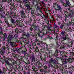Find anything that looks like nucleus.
<instances>
[{
    "label": "nucleus",
    "mask_w": 74,
    "mask_h": 74,
    "mask_svg": "<svg viewBox=\"0 0 74 74\" xmlns=\"http://www.w3.org/2000/svg\"><path fill=\"white\" fill-rule=\"evenodd\" d=\"M13 16H14V17H16V16H17V15H16V14L14 13V15H13Z\"/></svg>",
    "instance_id": "nucleus-48"
},
{
    "label": "nucleus",
    "mask_w": 74,
    "mask_h": 74,
    "mask_svg": "<svg viewBox=\"0 0 74 74\" xmlns=\"http://www.w3.org/2000/svg\"><path fill=\"white\" fill-rule=\"evenodd\" d=\"M34 49H38V47L37 46H34V47H33Z\"/></svg>",
    "instance_id": "nucleus-38"
},
{
    "label": "nucleus",
    "mask_w": 74,
    "mask_h": 74,
    "mask_svg": "<svg viewBox=\"0 0 74 74\" xmlns=\"http://www.w3.org/2000/svg\"><path fill=\"white\" fill-rule=\"evenodd\" d=\"M32 69H36V66H33L32 67Z\"/></svg>",
    "instance_id": "nucleus-43"
},
{
    "label": "nucleus",
    "mask_w": 74,
    "mask_h": 74,
    "mask_svg": "<svg viewBox=\"0 0 74 74\" xmlns=\"http://www.w3.org/2000/svg\"><path fill=\"white\" fill-rule=\"evenodd\" d=\"M25 51H22V54H24V53H25Z\"/></svg>",
    "instance_id": "nucleus-64"
},
{
    "label": "nucleus",
    "mask_w": 74,
    "mask_h": 74,
    "mask_svg": "<svg viewBox=\"0 0 74 74\" xmlns=\"http://www.w3.org/2000/svg\"><path fill=\"white\" fill-rule=\"evenodd\" d=\"M19 13L21 15L22 14L23 16H24L25 15V14L24 13V12L23 10H20Z\"/></svg>",
    "instance_id": "nucleus-12"
},
{
    "label": "nucleus",
    "mask_w": 74,
    "mask_h": 74,
    "mask_svg": "<svg viewBox=\"0 0 74 74\" xmlns=\"http://www.w3.org/2000/svg\"><path fill=\"white\" fill-rule=\"evenodd\" d=\"M49 63H53V64H58V61L56 60H53L52 58H51V59L50 60H49Z\"/></svg>",
    "instance_id": "nucleus-2"
},
{
    "label": "nucleus",
    "mask_w": 74,
    "mask_h": 74,
    "mask_svg": "<svg viewBox=\"0 0 74 74\" xmlns=\"http://www.w3.org/2000/svg\"><path fill=\"white\" fill-rule=\"evenodd\" d=\"M39 71L41 72H42V71H43V70L42 69H39Z\"/></svg>",
    "instance_id": "nucleus-45"
},
{
    "label": "nucleus",
    "mask_w": 74,
    "mask_h": 74,
    "mask_svg": "<svg viewBox=\"0 0 74 74\" xmlns=\"http://www.w3.org/2000/svg\"><path fill=\"white\" fill-rule=\"evenodd\" d=\"M71 69L73 70L74 69V66H71Z\"/></svg>",
    "instance_id": "nucleus-47"
},
{
    "label": "nucleus",
    "mask_w": 74,
    "mask_h": 74,
    "mask_svg": "<svg viewBox=\"0 0 74 74\" xmlns=\"http://www.w3.org/2000/svg\"><path fill=\"white\" fill-rule=\"evenodd\" d=\"M32 71H34V72L36 73H37V71H36V70H35V69H32Z\"/></svg>",
    "instance_id": "nucleus-41"
},
{
    "label": "nucleus",
    "mask_w": 74,
    "mask_h": 74,
    "mask_svg": "<svg viewBox=\"0 0 74 74\" xmlns=\"http://www.w3.org/2000/svg\"><path fill=\"white\" fill-rule=\"evenodd\" d=\"M66 40H67V41H70V38H66Z\"/></svg>",
    "instance_id": "nucleus-51"
},
{
    "label": "nucleus",
    "mask_w": 74,
    "mask_h": 74,
    "mask_svg": "<svg viewBox=\"0 0 74 74\" xmlns=\"http://www.w3.org/2000/svg\"><path fill=\"white\" fill-rule=\"evenodd\" d=\"M70 53V54L71 55V56H74V53L73 51H72V52H69Z\"/></svg>",
    "instance_id": "nucleus-21"
},
{
    "label": "nucleus",
    "mask_w": 74,
    "mask_h": 74,
    "mask_svg": "<svg viewBox=\"0 0 74 74\" xmlns=\"http://www.w3.org/2000/svg\"><path fill=\"white\" fill-rule=\"evenodd\" d=\"M3 36L4 38H7V35L6 34V33H4L3 34Z\"/></svg>",
    "instance_id": "nucleus-16"
},
{
    "label": "nucleus",
    "mask_w": 74,
    "mask_h": 74,
    "mask_svg": "<svg viewBox=\"0 0 74 74\" xmlns=\"http://www.w3.org/2000/svg\"><path fill=\"white\" fill-rule=\"evenodd\" d=\"M63 48L64 49H66V48H67V46H66L65 45H64L63 46Z\"/></svg>",
    "instance_id": "nucleus-37"
},
{
    "label": "nucleus",
    "mask_w": 74,
    "mask_h": 74,
    "mask_svg": "<svg viewBox=\"0 0 74 74\" xmlns=\"http://www.w3.org/2000/svg\"><path fill=\"white\" fill-rule=\"evenodd\" d=\"M15 68H16V69H20L21 67H20V66H18L16 65H15Z\"/></svg>",
    "instance_id": "nucleus-24"
},
{
    "label": "nucleus",
    "mask_w": 74,
    "mask_h": 74,
    "mask_svg": "<svg viewBox=\"0 0 74 74\" xmlns=\"http://www.w3.org/2000/svg\"><path fill=\"white\" fill-rule=\"evenodd\" d=\"M69 74H73L71 71H69Z\"/></svg>",
    "instance_id": "nucleus-46"
},
{
    "label": "nucleus",
    "mask_w": 74,
    "mask_h": 74,
    "mask_svg": "<svg viewBox=\"0 0 74 74\" xmlns=\"http://www.w3.org/2000/svg\"><path fill=\"white\" fill-rule=\"evenodd\" d=\"M48 27H52V25H51L50 24H49V25H48Z\"/></svg>",
    "instance_id": "nucleus-54"
},
{
    "label": "nucleus",
    "mask_w": 74,
    "mask_h": 74,
    "mask_svg": "<svg viewBox=\"0 0 74 74\" xmlns=\"http://www.w3.org/2000/svg\"><path fill=\"white\" fill-rule=\"evenodd\" d=\"M30 3L29 2H28V3L27 4H26L25 5V6L27 7V10H32V8H30Z\"/></svg>",
    "instance_id": "nucleus-5"
},
{
    "label": "nucleus",
    "mask_w": 74,
    "mask_h": 74,
    "mask_svg": "<svg viewBox=\"0 0 74 74\" xmlns=\"http://www.w3.org/2000/svg\"><path fill=\"white\" fill-rule=\"evenodd\" d=\"M42 44H43V46H44V45H45L46 47H45V48H46L47 49V50H48V45H46V43H45L43 42L42 43Z\"/></svg>",
    "instance_id": "nucleus-11"
},
{
    "label": "nucleus",
    "mask_w": 74,
    "mask_h": 74,
    "mask_svg": "<svg viewBox=\"0 0 74 74\" xmlns=\"http://www.w3.org/2000/svg\"><path fill=\"white\" fill-rule=\"evenodd\" d=\"M58 50H56V53H59V52H58Z\"/></svg>",
    "instance_id": "nucleus-56"
},
{
    "label": "nucleus",
    "mask_w": 74,
    "mask_h": 74,
    "mask_svg": "<svg viewBox=\"0 0 74 74\" xmlns=\"http://www.w3.org/2000/svg\"><path fill=\"white\" fill-rule=\"evenodd\" d=\"M6 1H7L8 3H11V2H12V0H6Z\"/></svg>",
    "instance_id": "nucleus-29"
},
{
    "label": "nucleus",
    "mask_w": 74,
    "mask_h": 74,
    "mask_svg": "<svg viewBox=\"0 0 74 74\" xmlns=\"http://www.w3.org/2000/svg\"><path fill=\"white\" fill-rule=\"evenodd\" d=\"M13 57H14V58H19V56L17 54L16 55L15 53L12 54Z\"/></svg>",
    "instance_id": "nucleus-9"
},
{
    "label": "nucleus",
    "mask_w": 74,
    "mask_h": 74,
    "mask_svg": "<svg viewBox=\"0 0 74 74\" xmlns=\"http://www.w3.org/2000/svg\"><path fill=\"white\" fill-rule=\"evenodd\" d=\"M64 1L63 0H60V3H61V4L64 5Z\"/></svg>",
    "instance_id": "nucleus-18"
},
{
    "label": "nucleus",
    "mask_w": 74,
    "mask_h": 74,
    "mask_svg": "<svg viewBox=\"0 0 74 74\" xmlns=\"http://www.w3.org/2000/svg\"><path fill=\"white\" fill-rule=\"evenodd\" d=\"M44 69H47L48 68V67H47V66L45 65L44 67Z\"/></svg>",
    "instance_id": "nucleus-57"
},
{
    "label": "nucleus",
    "mask_w": 74,
    "mask_h": 74,
    "mask_svg": "<svg viewBox=\"0 0 74 74\" xmlns=\"http://www.w3.org/2000/svg\"><path fill=\"white\" fill-rule=\"evenodd\" d=\"M70 43H71V45L73 44V41L72 40H71V42H70Z\"/></svg>",
    "instance_id": "nucleus-50"
},
{
    "label": "nucleus",
    "mask_w": 74,
    "mask_h": 74,
    "mask_svg": "<svg viewBox=\"0 0 74 74\" xmlns=\"http://www.w3.org/2000/svg\"><path fill=\"white\" fill-rule=\"evenodd\" d=\"M0 54H1V55H2V56H4V53L3 52V51H0Z\"/></svg>",
    "instance_id": "nucleus-26"
},
{
    "label": "nucleus",
    "mask_w": 74,
    "mask_h": 74,
    "mask_svg": "<svg viewBox=\"0 0 74 74\" xmlns=\"http://www.w3.org/2000/svg\"><path fill=\"white\" fill-rule=\"evenodd\" d=\"M68 10H69V12H74V10H71V9H70V8H68Z\"/></svg>",
    "instance_id": "nucleus-17"
},
{
    "label": "nucleus",
    "mask_w": 74,
    "mask_h": 74,
    "mask_svg": "<svg viewBox=\"0 0 74 74\" xmlns=\"http://www.w3.org/2000/svg\"><path fill=\"white\" fill-rule=\"evenodd\" d=\"M47 36H44L43 37V40H45V41L47 40Z\"/></svg>",
    "instance_id": "nucleus-27"
},
{
    "label": "nucleus",
    "mask_w": 74,
    "mask_h": 74,
    "mask_svg": "<svg viewBox=\"0 0 74 74\" xmlns=\"http://www.w3.org/2000/svg\"><path fill=\"white\" fill-rule=\"evenodd\" d=\"M28 43H29V41H28V40H27L26 42V44L27 45L28 44Z\"/></svg>",
    "instance_id": "nucleus-61"
},
{
    "label": "nucleus",
    "mask_w": 74,
    "mask_h": 74,
    "mask_svg": "<svg viewBox=\"0 0 74 74\" xmlns=\"http://www.w3.org/2000/svg\"><path fill=\"white\" fill-rule=\"evenodd\" d=\"M67 19V17H65V20H64V21H65V22H66Z\"/></svg>",
    "instance_id": "nucleus-58"
},
{
    "label": "nucleus",
    "mask_w": 74,
    "mask_h": 74,
    "mask_svg": "<svg viewBox=\"0 0 74 74\" xmlns=\"http://www.w3.org/2000/svg\"><path fill=\"white\" fill-rule=\"evenodd\" d=\"M44 34H46L45 33H44L43 34V33H40L38 34V36L39 37H40L41 38H42V36H43V35H44Z\"/></svg>",
    "instance_id": "nucleus-8"
},
{
    "label": "nucleus",
    "mask_w": 74,
    "mask_h": 74,
    "mask_svg": "<svg viewBox=\"0 0 74 74\" xmlns=\"http://www.w3.org/2000/svg\"><path fill=\"white\" fill-rule=\"evenodd\" d=\"M51 62H49V64L48 65V66H49V67H50V65H51L52 64H51Z\"/></svg>",
    "instance_id": "nucleus-44"
},
{
    "label": "nucleus",
    "mask_w": 74,
    "mask_h": 74,
    "mask_svg": "<svg viewBox=\"0 0 74 74\" xmlns=\"http://www.w3.org/2000/svg\"><path fill=\"white\" fill-rule=\"evenodd\" d=\"M72 29H71V28L70 27H69V29H68V32H71V31L72 30Z\"/></svg>",
    "instance_id": "nucleus-36"
},
{
    "label": "nucleus",
    "mask_w": 74,
    "mask_h": 74,
    "mask_svg": "<svg viewBox=\"0 0 74 74\" xmlns=\"http://www.w3.org/2000/svg\"><path fill=\"white\" fill-rule=\"evenodd\" d=\"M20 50V49H16V51H17V52L19 53V52Z\"/></svg>",
    "instance_id": "nucleus-49"
},
{
    "label": "nucleus",
    "mask_w": 74,
    "mask_h": 74,
    "mask_svg": "<svg viewBox=\"0 0 74 74\" xmlns=\"http://www.w3.org/2000/svg\"><path fill=\"white\" fill-rule=\"evenodd\" d=\"M0 12H2L3 11V9L2 8L0 9Z\"/></svg>",
    "instance_id": "nucleus-53"
},
{
    "label": "nucleus",
    "mask_w": 74,
    "mask_h": 74,
    "mask_svg": "<svg viewBox=\"0 0 74 74\" xmlns=\"http://www.w3.org/2000/svg\"><path fill=\"white\" fill-rule=\"evenodd\" d=\"M38 70H39V69H41V67H42L40 66H38Z\"/></svg>",
    "instance_id": "nucleus-55"
},
{
    "label": "nucleus",
    "mask_w": 74,
    "mask_h": 74,
    "mask_svg": "<svg viewBox=\"0 0 74 74\" xmlns=\"http://www.w3.org/2000/svg\"><path fill=\"white\" fill-rule=\"evenodd\" d=\"M56 7L57 9L56 8H55V9L56 11H61V10H63V8H62V7H61V6H60V5L59 4H57Z\"/></svg>",
    "instance_id": "nucleus-4"
},
{
    "label": "nucleus",
    "mask_w": 74,
    "mask_h": 74,
    "mask_svg": "<svg viewBox=\"0 0 74 74\" xmlns=\"http://www.w3.org/2000/svg\"><path fill=\"white\" fill-rule=\"evenodd\" d=\"M66 33V32L65 31H62L61 32V34L63 36H64V35Z\"/></svg>",
    "instance_id": "nucleus-20"
},
{
    "label": "nucleus",
    "mask_w": 74,
    "mask_h": 74,
    "mask_svg": "<svg viewBox=\"0 0 74 74\" xmlns=\"http://www.w3.org/2000/svg\"><path fill=\"white\" fill-rule=\"evenodd\" d=\"M53 5H54V6H55V5H56H56L57 4H56V3H53Z\"/></svg>",
    "instance_id": "nucleus-62"
},
{
    "label": "nucleus",
    "mask_w": 74,
    "mask_h": 74,
    "mask_svg": "<svg viewBox=\"0 0 74 74\" xmlns=\"http://www.w3.org/2000/svg\"><path fill=\"white\" fill-rule=\"evenodd\" d=\"M36 27V25H32L31 27L30 28V30L31 31H32V30H33V28L35 27Z\"/></svg>",
    "instance_id": "nucleus-13"
},
{
    "label": "nucleus",
    "mask_w": 74,
    "mask_h": 74,
    "mask_svg": "<svg viewBox=\"0 0 74 74\" xmlns=\"http://www.w3.org/2000/svg\"><path fill=\"white\" fill-rule=\"evenodd\" d=\"M8 60H13V59L12 58H8Z\"/></svg>",
    "instance_id": "nucleus-52"
},
{
    "label": "nucleus",
    "mask_w": 74,
    "mask_h": 74,
    "mask_svg": "<svg viewBox=\"0 0 74 74\" xmlns=\"http://www.w3.org/2000/svg\"><path fill=\"white\" fill-rule=\"evenodd\" d=\"M0 74H3V72H2V71H1L0 70Z\"/></svg>",
    "instance_id": "nucleus-63"
},
{
    "label": "nucleus",
    "mask_w": 74,
    "mask_h": 74,
    "mask_svg": "<svg viewBox=\"0 0 74 74\" xmlns=\"http://www.w3.org/2000/svg\"><path fill=\"white\" fill-rule=\"evenodd\" d=\"M18 34H17V35L16 34H15L14 35V37H15V38H17V37H18Z\"/></svg>",
    "instance_id": "nucleus-33"
},
{
    "label": "nucleus",
    "mask_w": 74,
    "mask_h": 74,
    "mask_svg": "<svg viewBox=\"0 0 74 74\" xmlns=\"http://www.w3.org/2000/svg\"><path fill=\"white\" fill-rule=\"evenodd\" d=\"M14 38V36L11 33H10L7 38V39L8 41H11Z\"/></svg>",
    "instance_id": "nucleus-3"
},
{
    "label": "nucleus",
    "mask_w": 74,
    "mask_h": 74,
    "mask_svg": "<svg viewBox=\"0 0 74 74\" xmlns=\"http://www.w3.org/2000/svg\"><path fill=\"white\" fill-rule=\"evenodd\" d=\"M66 3L64 4V6H65V7L69 6L70 4V2H69V1H67V0H66Z\"/></svg>",
    "instance_id": "nucleus-6"
},
{
    "label": "nucleus",
    "mask_w": 74,
    "mask_h": 74,
    "mask_svg": "<svg viewBox=\"0 0 74 74\" xmlns=\"http://www.w3.org/2000/svg\"><path fill=\"white\" fill-rule=\"evenodd\" d=\"M62 41H64V40H66V37H63L62 38Z\"/></svg>",
    "instance_id": "nucleus-31"
},
{
    "label": "nucleus",
    "mask_w": 74,
    "mask_h": 74,
    "mask_svg": "<svg viewBox=\"0 0 74 74\" xmlns=\"http://www.w3.org/2000/svg\"><path fill=\"white\" fill-rule=\"evenodd\" d=\"M64 53V58L65 59V62H67V59H68V54L67 52L64 51V52H61V53Z\"/></svg>",
    "instance_id": "nucleus-1"
},
{
    "label": "nucleus",
    "mask_w": 74,
    "mask_h": 74,
    "mask_svg": "<svg viewBox=\"0 0 74 74\" xmlns=\"http://www.w3.org/2000/svg\"><path fill=\"white\" fill-rule=\"evenodd\" d=\"M35 30H37V26H36L35 25Z\"/></svg>",
    "instance_id": "nucleus-60"
},
{
    "label": "nucleus",
    "mask_w": 74,
    "mask_h": 74,
    "mask_svg": "<svg viewBox=\"0 0 74 74\" xmlns=\"http://www.w3.org/2000/svg\"><path fill=\"white\" fill-rule=\"evenodd\" d=\"M55 34L56 35V44L57 45L58 44V41H59V40L58 39V33L56 32L55 33Z\"/></svg>",
    "instance_id": "nucleus-7"
},
{
    "label": "nucleus",
    "mask_w": 74,
    "mask_h": 74,
    "mask_svg": "<svg viewBox=\"0 0 74 74\" xmlns=\"http://www.w3.org/2000/svg\"><path fill=\"white\" fill-rule=\"evenodd\" d=\"M31 10V13L32 14V15L34 14V11L33 10Z\"/></svg>",
    "instance_id": "nucleus-30"
},
{
    "label": "nucleus",
    "mask_w": 74,
    "mask_h": 74,
    "mask_svg": "<svg viewBox=\"0 0 74 74\" xmlns=\"http://www.w3.org/2000/svg\"><path fill=\"white\" fill-rule=\"evenodd\" d=\"M67 62H69V63H71L72 62H73V59L71 58H69L67 59Z\"/></svg>",
    "instance_id": "nucleus-10"
},
{
    "label": "nucleus",
    "mask_w": 74,
    "mask_h": 74,
    "mask_svg": "<svg viewBox=\"0 0 74 74\" xmlns=\"http://www.w3.org/2000/svg\"><path fill=\"white\" fill-rule=\"evenodd\" d=\"M47 28L48 30H51V27H52L47 26Z\"/></svg>",
    "instance_id": "nucleus-28"
},
{
    "label": "nucleus",
    "mask_w": 74,
    "mask_h": 74,
    "mask_svg": "<svg viewBox=\"0 0 74 74\" xmlns=\"http://www.w3.org/2000/svg\"><path fill=\"white\" fill-rule=\"evenodd\" d=\"M27 37H30V34H29V33H27V34H26V33H25L24 34Z\"/></svg>",
    "instance_id": "nucleus-19"
},
{
    "label": "nucleus",
    "mask_w": 74,
    "mask_h": 74,
    "mask_svg": "<svg viewBox=\"0 0 74 74\" xmlns=\"http://www.w3.org/2000/svg\"><path fill=\"white\" fill-rule=\"evenodd\" d=\"M10 21L12 23H13L14 24V23H16V22L15 21V20L14 19L11 18L10 20Z\"/></svg>",
    "instance_id": "nucleus-14"
},
{
    "label": "nucleus",
    "mask_w": 74,
    "mask_h": 74,
    "mask_svg": "<svg viewBox=\"0 0 74 74\" xmlns=\"http://www.w3.org/2000/svg\"><path fill=\"white\" fill-rule=\"evenodd\" d=\"M72 24V22H71V21H69V25H71Z\"/></svg>",
    "instance_id": "nucleus-42"
},
{
    "label": "nucleus",
    "mask_w": 74,
    "mask_h": 74,
    "mask_svg": "<svg viewBox=\"0 0 74 74\" xmlns=\"http://www.w3.org/2000/svg\"><path fill=\"white\" fill-rule=\"evenodd\" d=\"M63 25H62V24H60V28L61 29H63Z\"/></svg>",
    "instance_id": "nucleus-32"
},
{
    "label": "nucleus",
    "mask_w": 74,
    "mask_h": 74,
    "mask_svg": "<svg viewBox=\"0 0 74 74\" xmlns=\"http://www.w3.org/2000/svg\"><path fill=\"white\" fill-rule=\"evenodd\" d=\"M6 62L7 63L8 65H10V66H11V64H10V63H9V62H8V60H7Z\"/></svg>",
    "instance_id": "nucleus-25"
},
{
    "label": "nucleus",
    "mask_w": 74,
    "mask_h": 74,
    "mask_svg": "<svg viewBox=\"0 0 74 74\" xmlns=\"http://www.w3.org/2000/svg\"><path fill=\"white\" fill-rule=\"evenodd\" d=\"M32 60H33V61H34L35 60V59H36V58L34 57V56H32Z\"/></svg>",
    "instance_id": "nucleus-34"
},
{
    "label": "nucleus",
    "mask_w": 74,
    "mask_h": 74,
    "mask_svg": "<svg viewBox=\"0 0 74 74\" xmlns=\"http://www.w3.org/2000/svg\"><path fill=\"white\" fill-rule=\"evenodd\" d=\"M69 16H70L71 17H72V16H73V15H71V13H70L69 14Z\"/></svg>",
    "instance_id": "nucleus-59"
},
{
    "label": "nucleus",
    "mask_w": 74,
    "mask_h": 74,
    "mask_svg": "<svg viewBox=\"0 0 74 74\" xmlns=\"http://www.w3.org/2000/svg\"><path fill=\"white\" fill-rule=\"evenodd\" d=\"M35 6L36 7V6L37 7V8H36L37 10L38 11V10H40V8L38 6V4H37L35 5Z\"/></svg>",
    "instance_id": "nucleus-22"
},
{
    "label": "nucleus",
    "mask_w": 74,
    "mask_h": 74,
    "mask_svg": "<svg viewBox=\"0 0 74 74\" xmlns=\"http://www.w3.org/2000/svg\"><path fill=\"white\" fill-rule=\"evenodd\" d=\"M17 63L18 65H21V62L20 61H18L17 62Z\"/></svg>",
    "instance_id": "nucleus-35"
},
{
    "label": "nucleus",
    "mask_w": 74,
    "mask_h": 74,
    "mask_svg": "<svg viewBox=\"0 0 74 74\" xmlns=\"http://www.w3.org/2000/svg\"><path fill=\"white\" fill-rule=\"evenodd\" d=\"M15 32L16 33H19V29L18 28H16L15 29Z\"/></svg>",
    "instance_id": "nucleus-23"
},
{
    "label": "nucleus",
    "mask_w": 74,
    "mask_h": 74,
    "mask_svg": "<svg viewBox=\"0 0 74 74\" xmlns=\"http://www.w3.org/2000/svg\"><path fill=\"white\" fill-rule=\"evenodd\" d=\"M38 65L39 66H40V67H42V64H41V63H40L39 64H38Z\"/></svg>",
    "instance_id": "nucleus-39"
},
{
    "label": "nucleus",
    "mask_w": 74,
    "mask_h": 74,
    "mask_svg": "<svg viewBox=\"0 0 74 74\" xmlns=\"http://www.w3.org/2000/svg\"><path fill=\"white\" fill-rule=\"evenodd\" d=\"M3 34V29L1 27L0 28V35H2Z\"/></svg>",
    "instance_id": "nucleus-15"
},
{
    "label": "nucleus",
    "mask_w": 74,
    "mask_h": 74,
    "mask_svg": "<svg viewBox=\"0 0 74 74\" xmlns=\"http://www.w3.org/2000/svg\"><path fill=\"white\" fill-rule=\"evenodd\" d=\"M54 26L56 28H59V26H57V25H54Z\"/></svg>",
    "instance_id": "nucleus-40"
}]
</instances>
